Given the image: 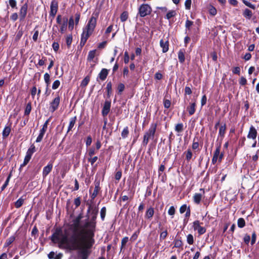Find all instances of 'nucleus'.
Here are the masks:
<instances>
[{
  "mask_svg": "<svg viewBox=\"0 0 259 259\" xmlns=\"http://www.w3.org/2000/svg\"><path fill=\"white\" fill-rule=\"evenodd\" d=\"M47 128L48 127H47L46 126H45L42 125V127L40 129L39 131V134L36 139L35 142L36 143L40 142L42 141L44 136L47 130Z\"/></svg>",
  "mask_w": 259,
  "mask_h": 259,
  "instance_id": "nucleus-24",
  "label": "nucleus"
},
{
  "mask_svg": "<svg viewBox=\"0 0 259 259\" xmlns=\"http://www.w3.org/2000/svg\"><path fill=\"white\" fill-rule=\"evenodd\" d=\"M90 80V76L89 75H87L85 76L84 79L81 81L80 86L81 87H86L88 83H89Z\"/></svg>",
  "mask_w": 259,
  "mask_h": 259,
  "instance_id": "nucleus-46",
  "label": "nucleus"
},
{
  "mask_svg": "<svg viewBox=\"0 0 259 259\" xmlns=\"http://www.w3.org/2000/svg\"><path fill=\"white\" fill-rule=\"evenodd\" d=\"M111 103L110 101L106 100L105 101L102 110V114L105 117L110 112Z\"/></svg>",
  "mask_w": 259,
  "mask_h": 259,
  "instance_id": "nucleus-15",
  "label": "nucleus"
},
{
  "mask_svg": "<svg viewBox=\"0 0 259 259\" xmlns=\"http://www.w3.org/2000/svg\"><path fill=\"white\" fill-rule=\"evenodd\" d=\"M72 34H68L66 37V43L68 48H69L72 42Z\"/></svg>",
  "mask_w": 259,
  "mask_h": 259,
  "instance_id": "nucleus-44",
  "label": "nucleus"
},
{
  "mask_svg": "<svg viewBox=\"0 0 259 259\" xmlns=\"http://www.w3.org/2000/svg\"><path fill=\"white\" fill-rule=\"evenodd\" d=\"M97 152L94 147H91L88 150V156L91 157L95 155Z\"/></svg>",
  "mask_w": 259,
  "mask_h": 259,
  "instance_id": "nucleus-60",
  "label": "nucleus"
},
{
  "mask_svg": "<svg viewBox=\"0 0 259 259\" xmlns=\"http://www.w3.org/2000/svg\"><path fill=\"white\" fill-rule=\"evenodd\" d=\"M31 158V156L26 154L24 159V161H23V163H22L20 165L19 169L20 170L23 167L26 165L28 164V163L29 162V161L30 160Z\"/></svg>",
  "mask_w": 259,
  "mask_h": 259,
  "instance_id": "nucleus-41",
  "label": "nucleus"
},
{
  "mask_svg": "<svg viewBox=\"0 0 259 259\" xmlns=\"http://www.w3.org/2000/svg\"><path fill=\"white\" fill-rule=\"evenodd\" d=\"M109 74V70L106 68H103L98 74L97 78V80L100 79L102 81L105 80Z\"/></svg>",
  "mask_w": 259,
  "mask_h": 259,
  "instance_id": "nucleus-16",
  "label": "nucleus"
},
{
  "mask_svg": "<svg viewBox=\"0 0 259 259\" xmlns=\"http://www.w3.org/2000/svg\"><path fill=\"white\" fill-rule=\"evenodd\" d=\"M91 211V218L90 221L88 219L86 220L82 224V229L81 233H84L89 237L88 242L95 243L94 237L96 232V220L98 214V208L97 206H92L91 205H90L87 212L89 213Z\"/></svg>",
  "mask_w": 259,
  "mask_h": 259,
  "instance_id": "nucleus-2",
  "label": "nucleus"
},
{
  "mask_svg": "<svg viewBox=\"0 0 259 259\" xmlns=\"http://www.w3.org/2000/svg\"><path fill=\"white\" fill-rule=\"evenodd\" d=\"M141 229L139 228L137 230H136L132 235L130 239V241L131 242H134L138 238V236L140 234Z\"/></svg>",
  "mask_w": 259,
  "mask_h": 259,
  "instance_id": "nucleus-31",
  "label": "nucleus"
},
{
  "mask_svg": "<svg viewBox=\"0 0 259 259\" xmlns=\"http://www.w3.org/2000/svg\"><path fill=\"white\" fill-rule=\"evenodd\" d=\"M128 17L129 15L128 12L124 11L121 14L120 16V21L122 22H124L128 19Z\"/></svg>",
  "mask_w": 259,
  "mask_h": 259,
  "instance_id": "nucleus-39",
  "label": "nucleus"
},
{
  "mask_svg": "<svg viewBox=\"0 0 259 259\" xmlns=\"http://www.w3.org/2000/svg\"><path fill=\"white\" fill-rule=\"evenodd\" d=\"M53 162L50 161L48 165L45 166L42 170V176L43 177H46L49 173L52 171L53 168Z\"/></svg>",
  "mask_w": 259,
  "mask_h": 259,
  "instance_id": "nucleus-18",
  "label": "nucleus"
},
{
  "mask_svg": "<svg viewBox=\"0 0 259 259\" xmlns=\"http://www.w3.org/2000/svg\"><path fill=\"white\" fill-rule=\"evenodd\" d=\"M252 11L248 9H245L243 12V16L248 19H251L252 16Z\"/></svg>",
  "mask_w": 259,
  "mask_h": 259,
  "instance_id": "nucleus-32",
  "label": "nucleus"
},
{
  "mask_svg": "<svg viewBox=\"0 0 259 259\" xmlns=\"http://www.w3.org/2000/svg\"><path fill=\"white\" fill-rule=\"evenodd\" d=\"M196 100H194V102L190 103L189 105L187 107V110L188 111L190 115H193L195 112L196 107Z\"/></svg>",
  "mask_w": 259,
  "mask_h": 259,
  "instance_id": "nucleus-19",
  "label": "nucleus"
},
{
  "mask_svg": "<svg viewBox=\"0 0 259 259\" xmlns=\"http://www.w3.org/2000/svg\"><path fill=\"white\" fill-rule=\"evenodd\" d=\"M160 46L162 49V51L163 53H166L169 50V41L168 40L164 41L163 39H161L159 42Z\"/></svg>",
  "mask_w": 259,
  "mask_h": 259,
  "instance_id": "nucleus-21",
  "label": "nucleus"
},
{
  "mask_svg": "<svg viewBox=\"0 0 259 259\" xmlns=\"http://www.w3.org/2000/svg\"><path fill=\"white\" fill-rule=\"evenodd\" d=\"M112 84L111 81H109L107 83L106 90L107 93V98H110L111 95L112 93Z\"/></svg>",
  "mask_w": 259,
  "mask_h": 259,
  "instance_id": "nucleus-27",
  "label": "nucleus"
},
{
  "mask_svg": "<svg viewBox=\"0 0 259 259\" xmlns=\"http://www.w3.org/2000/svg\"><path fill=\"white\" fill-rule=\"evenodd\" d=\"M175 130L177 133H182L184 130V124L183 123H179L175 125Z\"/></svg>",
  "mask_w": 259,
  "mask_h": 259,
  "instance_id": "nucleus-43",
  "label": "nucleus"
},
{
  "mask_svg": "<svg viewBox=\"0 0 259 259\" xmlns=\"http://www.w3.org/2000/svg\"><path fill=\"white\" fill-rule=\"evenodd\" d=\"M58 10V2L57 0H52L50 5V16L54 18Z\"/></svg>",
  "mask_w": 259,
  "mask_h": 259,
  "instance_id": "nucleus-12",
  "label": "nucleus"
},
{
  "mask_svg": "<svg viewBox=\"0 0 259 259\" xmlns=\"http://www.w3.org/2000/svg\"><path fill=\"white\" fill-rule=\"evenodd\" d=\"M31 158V156L26 154L24 159V161H23V163H22L20 165L19 169L20 170L23 167L26 165L28 164V163L29 162V161L30 160Z\"/></svg>",
  "mask_w": 259,
  "mask_h": 259,
  "instance_id": "nucleus-42",
  "label": "nucleus"
},
{
  "mask_svg": "<svg viewBox=\"0 0 259 259\" xmlns=\"http://www.w3.org/2000/svg\"><path fill=\"white\" fill-rule=\"evenodd\" d=\"M187 241L190 245H192L194 243V237L192 234H189L187 236Z\"/></svg>",
  "mask_w": 259,
  "mask_h": 259,
  "instance_id": "nucleus-56",
  "label": "nucleus"
},
{
  "mask_svg": "<svg viewBox=\"0 0 259 259\" xmlns=\"http://www.w3.org/2000/svg\"><path fill=\"white\" fill-rule=\"evenodd\" d=\"M15 240V236H11L6 240V241L4 244V247H7L11 244Z\"/></svg>",
  "mask_w": 259,
  "mask_h": 259,
  "instance_id": "nucleus-40",
  "label": "nucleus"
},
{
  "mask_svg": "<svg viewBox=\"0 0 259 259\" xmlns=\"http://www.w3.org/2000/svg\"><path fill=\"white\" fill-rule=\"evenodd\" d=\"M24 199L22 197L18 199L15 202V206L16 208H20L24 203Z\"/></svg>",
  "mask_w": 259,
  "mask_h": 259,
  "instance_id": "nucleus-49",
  "label": "nucleus"
},
{
  "mask_svg": "<svg viewBox=\"0 0 259 259\" xmlns=\"http://www.w3.org/2000/svg\"><path fill=\"white\" fill-rule=\"evenodd\" d=\"M95 243L87 242L83 243H77L75 248L68 247L66 244L60 245V248L67 250L70 252L78 250V254L81 259H88L92 252V248Z\"/></svg>",
  "mask_w": 259,
  "mask_h": 259,
  "instance_id": "nucleus-3",
  "label": "nucleus"
},
{
  "mask_svg": "<svg viewBox=\"0 0 259 259\" xmlns=\"http://www.w3.org/2000/svg\"><path fill=\"white\" fill-rule=\"evenodd\" d=\"M68 29L70 31H72L74 28V23H75L73 17L72 16L70 17L69 18V20H68Z\"/></svg>",
  "mask_w": 259,
  "mask_h": 259,
  "instance_id": "nucleus-48",
  "label": "nucleus"
},
{
  "mask_svg": "<svg viewBox=\"0 0 259 259\" xmlns=\"http://www.w3.org/2000/svg\"><path fill=\"white\" fill-rule=\"evenodd\" d=\"M250 241V236L247 234H245L243 237V241L245 244L248 245Z\"/></svg>",
  "mask_w": 259,
  "mask_h": 259,
  "instance_id": "nucleus-62",
  "label": "nucleus"
},
{
  "mask_svg": "<svg viewBox=\"0 0 259 259\" xmlns=\"http://www.w3.org/2000/svg\"><path fill=\"white\" fill-rule=\"evenodd\" d=\"M202 197V194L201 193H195L193 197L194 202L196 204H199L201 201Z\"/></svg>",
  "mask_w": 259,
  "mask_h": 259,
  "instance_id": "nucleus-28",
  "label": "nucleus"
},
{
  "mask_svg": "<svg viewBox=\"0 0 259 259\" xmlns=\"http://www.w3.org/2000/svg\"><path fill=\"white\" fill-rule=\"evenodd\" d=\"M55 96V98L50 103L49 110L52 113L58 109L60 102L61 97L59 93H57Z\"/></svg>",
  "mask_w": 259,
  "mask_h": 259,
  "instance_id": "nucleus-9",
  "label": "nucleus"
},
{
  "mask_svg": "<svg viewBox=\"0 0 259 259\" xmlns=\"http://www.w3.org/2000/svg\"><path fill=\"white\" fill-rule=\"evenodd\" d=\"M57 24L60 25V32L64 33L67 29L68 18L66 17H62L61 15H58L56 18Z\"/></svg>",
  "mask_w": 259,
  "mask_h": 259,
  "instance_id": "nucleus-8",
  "label": "nucleus"
},
{
  "mask_svg": "<svg viewBox=\"0 0 259 259\" xmlns=\"http://www.w3.org/2000/svg\"><path fill=\"white\" fill-rule=\"evenodd\" d=\"M94 184L95 185V188H94L93 192L96 193L98 194L100 192V191H101V187L100 186V180L98 179L97 178H96L95 180V181L94 182Z\"/></svg>",
  "mask_w": 259,
  "mask_h": 259,
  "instance_id": "nucleus-26",
  "label": "nucleus"
},
{
  "mask_svg": "<svg viewBox=\"0 0 259 259\" xmlns=\"http://www.w3.org/2000/svg\"><path fill=\"white\" fill-rule=\"evenodd\" d=\"M154 214V209L152 206L148 208L145 212V218L148 220H151Z\"/></svg>",
  "mask_w": 259,
  "mask_h": 259,
  "instance_id": "nucleus-23",
  "label": "nucleus"
},
{
  "mask_svg": "<svg viewBox=\"0 0 259 259\" xmlns=\"http://www.w3.org/2000/svg\"><path fill=\"white\" fill-rule=\"evenodd\" d=\"M157 126V124L156 123H152L148 130L145 133L142 142L144 146H147L149 139H153L156 131Z\"/></svg>",
  "mask_w": 259,
  "mask_h": 259,
  "instance_id": "nucleus-5",
  "label": "nucleus"
},
{
  "mask_svg": "<svg viewBox=\"0 0 259 259\" xmlns=\"http://www.w3.org/2000/svg\"><path fill=\"white\" fill-rule=\"evenodd\" d=\"M98 16V13H93L87 25L83 28L79 45L81 48L85 45L88 38L93 33L97 25Z\"/></svg>",
  "mask_w": 259,
  "mask_h": 259,
  "instance_id": "nucleus-4",
  "label": "nucleus"
},
{
  "mask_svg": "<svg viewBox=\"0 0 259 259\" xmlns=\"http://www.w3.org/2000/svg\"><path fill=\"white\" fill-rule=\"evenodd\" d=\"M190 252L186 251L182 255L181 259H191Z\"/></svg>",
  "mask_w": 259,
  "mask_h": 259,
  "instance_id": "nucleus-64",
  "label": "nucleus"
},
{
  "mask_svg": "<svg viewBox=\"0 0 259 259\" xmlns=\"http://www.w3.org/2000/svg\"><path fill=\"white\" fill-rule=\"evenodd\" d=\"M96 50L90 51L88 56V60L91 61L95 58L96 55Z\"/></svg>",
  "mask_w": 259,
  "mask_h": 259,
  "instance_id": "nucleus-51",
  "label": "nucleus"
},
{
  "mask_svg": "<svg viewBox=\"0 0 259 259\" xmlns=\"http://www.w3.org/2000/svg\"><path fill=\"white\" fill-rule=\"evenodd\" d=\"M227 130V125L225 123H224L223 124H221V126L219 127V135H218V138L220 137L221 138V142L222 143V141L225 137L226 133Z\"/></svg>",
  "mask_w": 259,
  "mask_h": 259,
  "instance_id": "nucleus-17",
  "label": "nucleus"
},
{
  "mask_svg": "<svg viewBox=\"0 0 259 259\" xmlns=\"http://www.w3.org/2000/svg\"><path fill=\"white\" fill-rule=\"evenodd\" d=\"M173 243L174 244V247L181 248V247H182L183 246V243L181 238L180 239L176 238L174 240Z\"/></svg>",
  "mask_w": 259,
  "mask_h": 259,
  "instance_id": "nucleus-33",
  "label": "nucleus"
},
{
  "mask_svg": "<svg viewBox=\"0 0 259 259\" xmlns=\"http://www.w3.org/2000/svg\"><path fill=\"white\" fill-rule=\"evenodd\" d=\"M74 204L75 205V208L80 206L81 204V198L80 197H77L74 200Z\"/></svg>",
  "mask_w": 259,
  "mask_h": 259,
  "instance_id": "nucleus-63",
  "label": "nucleus"
},
{
  "mask_svg": "<svg viewBox=\"0 0 259 259\" xmlns=\"http://www.w3.org/2000/svg\"><path fill=\"white\" fill-rule=\"evenodd\" d=\"M82 218V214L80 213L72 220V223L69 225L68 229H65L66 235L60 240V244H66L68 247L75 248L77 246V243L88 241L89 237L84 233H81L82 225H80V222Z\"/></svg>",
  "mask_w": 259,
  "mask_h": 259,
  "instance_id": "nucleus-1",
  "label": "nucleus"
},
{
  "mask_svg": "<svg viewBox=\"0 0 259 259\" xmlns=\"http://www.w3.org/2000/svg\"><path fill=\"white\" fill-rule=\"evenodd\" d=\"M202 224V223H201L198 220H196L193 223L192 227L194 231H197L199 235H203L206 231V229L205 227L200 226V225Z\"/></svg>",
  "mask_w": 259,
  "mask_h": 259,
  "instance_id": "nucleus-10",
  "label": "nucleus"
},
{
  "mask_svg": "<svg viewBox=\"0 0 259 259\" xmlns=\"http://www.w3.org/2000/svg\"><path fill=\"white\" fill-rule=\"evenodd\" d=\"M28 11V4L27 2L25 3L20 8L19 16V20L20 22L23 21L27 15Z\"/></svg>",
  "mask_w": 259,
  "mask_h": 259,
  "instance_id": "nucleus-11",
  "label": "nucleus"
},
{
  "mask_svg": "<svg viewBox=\"0 0 259 259\" xmlns=\"http://www.w3.org/2000/svg\"><path fill=\"white\" fill-rule=\"evenodd\" d=\"M184 154H185L186 160L187 161H189L191 159L193 156L192 150L189 148L187 149V150L185 151Z\"/></svg>",
  "mask_w": 259,
  "mask_h": 259,
  "instance_id": "nucleus-38",
  "label": "nucleus"
},
{
  "mask_svg": "<svg viewBox=\"0 0 259 259\" xmlns=\"http://www.w3.org/2000/svg\"><path fill=\"white\" fill-rule=\"evenodd\" d=\"M159 228L161 232L159 235V240L160 241L164 240L167 236L168 232L166 229H164V227H161V224L158 225Z\"/></svg>",
  "mask_w": 259,
  "mask_h": 259,
  "instance_id": "nucleus-20",
  "label": "nucleus"
},
{
  "mask_svg": "<svg viewBox=\"0 0 259 259\" xmlns=\"http://www.w3.org/2000/svg\"><path fill=\"white\" fill-rule=\"evenodd\" d=\"M64 233H65V230H64ZM65 235L66 233H64V234H63L62 229L61 227H57L55 229L54 232L50 237V239L53 243H56L58 242L59 243V247L60 248V240H61L62 238L63 237V236Z\"/></svg>",
  "mask_w": 259,
  "mask_h": 259,
  "instance_id": "nucleus-6",
  "label": "nucleus"
},
{
  "mask_svg": "<svg viewBox=\"0 0 259 259\" xmlns=\"http://www.w3.org/2000/svg\"><path fill=\"white\" fill-rule=\"evenodd\" d=\"M152 11L151 7L148 4H142L138 8V15L140 17L144 18L150 15Z\"/></svg>",
  "mask_w": 259,
  "mask_h": 259,
  "instance_id": "nucleus-7",
  "label": "nucleus"
},
{
  "mask_svg": "<svg viewBox=\"0 0 259 259\" xmlns=\"http://www.w3.org/2000/svg\"><path fill=\"white\" fill-rule=\"evenodd\" d=\"M163 105L165 108L168 109L171 105V101L168 99H163Z\"/></svg>",
  "mask_w": 259,
  "mask_h": 259,
  "instance_id": "nucleus-58",
  "label": "nucleus"
},
{
  "mask_svg": "<svg viewBox=\"0 0 259 259\" xmlns=\"http://www.w3.org/2000/svg\"><path fill=\"white\" fill-rule=\"evenodd\" d=\"M199 142L198 139L197 138L195 137L193 140V143L192 145V149L193 150H199Z\"/></svg>",
  "mask_w": 259,
  "mask_h": 259,
  "instance_id": "nucleus-37",
  "label": "nucleus"
},
{
  "mask_svg": "<svg viewBox=\"0 0 259 259\" xmlns=\"http://www.w3.org/2000/svg\"><path fill=\"white\" fill-rule=\"evenodd\" d=\"M129 134V130L128 126H125L124 127L123 130L121 132V136L122 139H125L127 137Z\"/></svg>",
  "mask_w": 259,
  "mask_h": 259,
  "instance_id": "nucleus-45",
  "label": "nucleus"
},
{
  "mask_svg": "<svg viewBox=\"0 0 259 259\" xmlns=\"http://www.w3.org/2000/svg\"><path fill=\"white\" fill-rule=\"evenodd\" d=\"M11 126H6L5 127V128H4L3 130V133H2V136H3V139H5L6 138H7L10 132H11Z\"/></svg>",
  "mask_w": 259,
  "mask_h": 259,
  "instance_id": "nucleus-29",
  "label": "nucleus"
},
{
  "mask_svg": "<svg viewBox=\"0 0 259 259\" xmlns=\"http://www.w3.org/2000/svg\"><path fill=\"white\" fill-rule=\"evenodd\" d=\"M35 151H36V148H35L34 145L33 144L31 145L30 147L28 148V149L27 150V151L26 152V154L32 157L33 154L34 152H35Z\"/></svg>",
  "mask_w": 259,
  "mask_h": 259,
  "instance_id": "nucleus-35",
  "label": "nucleus"
},
{
  "mask_svg": "<svg viewBox=\"0 0 259 259\" xmlns=\"http://www.w3.org/2000/svg\"><path fill=\"white\" fill-rule=\"evenodd\" d=\"M106 214V208L105 206L103 207L100 210V217L102 221H104Z\"/></svg>",
  "mask_w": 259,
  "mask_h": 259,
  "instance_id": "nucleus-53",
  "label": "nucleus"
},
{
  "mask_svg": "<svg viewBox=\"0 0 259 259\" xmlns=\"http://www.w3.org/2000/svg\"><path fill=\"white\" fill-rule=\"evenodd\" d=\"M237 225L240 228H242L245 226V221L242 218H239L237 220Z\"/></svg>",
  "mask_w": 259,
  "mask_h": 259,
  "instance_id": "nucleus-50",
  "label": "nucleus"
},
{
  "mask_svg": "<svg viewBox=\"0 0 259 259\" xmlns=\"http://www.w3.org/2000/svg\"><path fill=\"white\" fill-rule=\"evenodd\" d=\"M125 85L122 83H119L117 85L118 94L121 95L124 90Z\"/></svg>",
  "mask_w": 259,
  "mask_h": 259,
  "instance_id": "nucleus-55",
  "label": "nucleus"
},
{
  "mask_svg": "<svg viewBox=\"0 0 259 259\" xmlns=\"http://www.w3.org/2000/svg\"><path fill=\"white\" fill-rule=\"evenodd\" d=\"M44 80L47 85L46 94L47 93L48 89L50 84V75L48 73H45L44 74Z\"/></svg>",
  "mask_w": 259,
  "mask_h": 259,
  "instance_id": "nucleus-34",
  "label": "nucleus"
},
{
  "mask_svg": "<svg viewBox=\"0 0 259 259\" xmlns=\"http://www.w3.org/2000/svg\"><path fill=\"white\" fill-rule=\"evenodd\" d=\"M243 3L246 6L248 7L249 8L252 9L254 10L255 9V6L254 5L252 4L249 2L246 1V0H242Z\"/></svg>",
  "mask_w": 259,
  "mask_h": 259,
  "instance_id": "nucleus-59",
  "label": "nucleus"
},
{
  "mask_svg": "<svg viewBox=\"0 0 259 259\" xmlns=\"http://www.w3.org/2000/svg\"><path fill=\"white\" fill-rule=\"evenodd\" d=\"M257 135V132L254 126L251 125L249 127L247 138L249 139L255 140Z\"/></svg>",
  "mask_w": 259,
  "mask_h": 259,
  "instance_id": "nucleus-14",
  "label": "nucleus"
},
{
  "mask_svg": "<svg viewBox=\"0 0 259 259\" xmlns=\"http://www.w3.org/2000/svg\"><path fill=\"white\" fill-rule=\"evenodd\" d=\"M194 22L188 19H187L185 22V27L186 29L188 30H191V27L193 25Z\"/></svg>",
  "mask_w": 259,
  "mask_h": 259,
  "instance_id": "nucleus-52",
  "label": "nucleus"
},
{
  "mask_svg": "<svg viewBox=\"0 0 259 259\" xmlns=\"http://www.w3.org/2000/svg\"><path fill=\"white\" fill-rule=\"evenodd\" d=\"M186 53L184 49H181L178 53V58L180 63L183 64L185 61V55Z\"/></svg>",
  "mask_w": 259,
  "mask_h": 259,
  "instance_id": "nucleus-22",
  "label": "nucleus"
},
{
  "mask_svg": "<svg viewBox=\"0 0 259 259\" xmlns=\"http://www.w3.org/2000/svg\"><path fill=\"white\" fill-rule=\"evenodd\" d=\"M98 159V157L97 156H94V157H89L88 158V160L89 162L91 163V164L92 165H93L95 162L97 160V159Z\"/></svg>",
  "mask_w": 259,
  "mask_h": 259,
  "instance_id": "nucleus-61",
  "label": "nucleus"
},
{
  "mask_svg": "<svg viewBox=\"0 0 259 259\" xmlns=\"http://www.w3.org/2000/svg\"><path fill=\"white\" fill-rule=\"evenodd\" d=\"M37 26H36L35 27L34 29V33L32 36V39L34 41L36 42L37 41L38 39V33L39 31L38 30H36V28L37 27Z\"/></svg>",
  "mask_w": 259,
  "mask_h": 259,
  "instance_id": "nucleus-57",
  "label": "nucleus"
},
{
  "mask_svg": "<svg viewBox=\"0 0 259 259\" xmlns=\"http://www.w3.org/2000/svg\"><path fill=\"white\" fill-rule=\"evenodd\" d=\"M130 241V239L128 237H124L121 241V246L120 248V252H123L124 251L126 245L127 243Z\"/></svg>",
  "mask_w": 259,
  "mask_h": 259,
  "instance_id": "nucleus-25",
  "label": "nucleus"
},
{
  "mask_svg": "<svg viewBox=\"0 0 259 259\" xmlns=\"http://www.w3.org/2000/svg\"><path fill=\"white\" fill-rule=\"evenodd\" d=\"M177 13L176 11L175 10H170L167 12L166 14L165 18L169 20L172 17H175Z\"/></svg>",
  "mask_w": 259,
  "mask_h": 259,
  "instance_id": "nucleus-47",
  "label": "nucleus"
},
{
  "mask_svg": "<svg viewBox=\"0 0 259 259\" xmlns=\"http://www.w3.org/2000/svg\"><path fill=\"white\" fill-rule=\"evenodd\" d=\"M221 148V142H220L219 144L217 145L215 150L213 152V156L211 160V162L213 164H215L218 161L219 156L220 155Z\"/></svg>",
  "mask_w": 259,
  "mask_h": 259,
  "instance_id": "nucleus-13",
  "label": "nucleus"
},
{
  "mask_svg": "<svg viewBox=\"0 0 259 259\" xmlns=\"http://www.w3.org/2000/svg\"><path fill=\"white\" fill-rule=\"evenodd\" d=\"M32 107H31V102H29L27 104L25 108L24 111V115L28 116L31 111Z\"/></svg>",
  "mask_w": 259,
  "mask_h": 259,
  "instance_id": "nucleus-36",
  "label": "nucleus"
},
{
  "mask_svg": "<svg viewBox=\"0 0 259 259\" xmlns=\"http://www.w3.org/2000/svg\"><path fill=\"white\" fill-rule=\"evenodd\" d=\"M76 119H77V117L76 116H75L73 117H71L70 119V122H69V125L68 127L67 132H69L70 131H71L72 129V128L73 127V126H74V125L75 124Z\"/></svg>",
  "mask_w": 259,
  "mask_h": 259,
  "instance_id": "nucleus-30",
  "label": "nucleus"
},
{
  "mask_svg": "<svg viewBox=\"0 0 259 259\" xmlns=\"http://www.w3.org/2000/svg\"><path fill=\"white\" fill-rule=\"evenodd\" d=\"M11 174H10L8 175V177H7V179H6V181H5V182L4 183V184L3 185V186H2V187H1V191H3V190H5V188L7 187V186L8 185L9 183V181H10V179H11Z\"/></svg>",
  "mask_w": 259,
  "mask_h": 259,
  "instance_id": "nucleus-54",
  "label": "nucleus"
}]
</instances>
